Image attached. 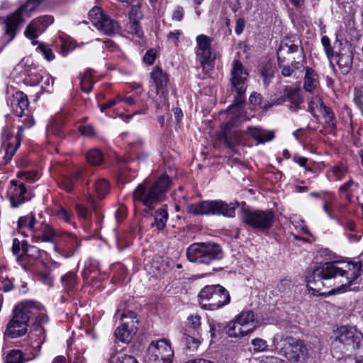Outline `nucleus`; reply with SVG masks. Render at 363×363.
Returning <instances> with one entry per match:
<instances>
[{
  "label": "nucleus",
  "instance_id": "603ef678",
  "mask_svg": "<svg viewBox=\"0 0 363 363\" xmlns=\"http://www.w3.org/2000/svg\"><path fill=\"white\" fill-rule=\"evenodd\" d=\"M35 21V23L40 27L42 32H44L45 30L53 22V18L51 16H43L36 19H33Z\"/></svg>",
  "mask_w": 363,
  "mask_h": 363
},
{
  "label": "nucleus",
  "instance_id": "bb28decb",
  "mask_svg": "<svg viewBox=\"0 0 363 363\" xmlns=\"http://www.w3.org/2000/svg\"><path fill=\"white\" fill-rule=\"evenodd\" d=\"M49 318L45 313H40L36 315L33 323V330L36 333L35 335L38 336L39 338L38 347H40L45 341V330L44 325L47 324Z\"/></svg>",
  "mask_w": 363,
  "mask_h": 363
},
{
  "label": "nucleus",
  "instance_id": "c9c22d12",
  "mask_svg": "<svg viewBox=\"0 0 363 363\" xmlns=\"http://www.w3.org/2000/svg\"><path fill=\"white\" fill-rule=\"evenodd\" d=\"M61 283L67 292L73 290L77 284V277L74 272H69L61 277Z\"/></svg>",
  "mask_w": 363,
  "mask_h": 363
},
{
  "label": "nucleus",
  "instance_id": "393cba45",
  "mask_svg": "<svg viewBox=\"0 0 363 363\" xmlns=\"http://www.w3.org/2000/svg\"><path fill=\"white\" fill-rule=\"evenodd\" d=\"M36 223L37 220L35 214L33 213H30L29 214L21 216L18 218L17 221V230L19 233L28 236L35 230Z\"/></svg>",
  "mask_w": 363,
  "mask_h": 363
},
{
  "label": "nucleus",
  "instance_id": "473e14b6",
  "mask_svg": "<svg viewBox=\"0 0 363 363\" xmlns=\"http://www.w3.org/2000/svg\"><path fill=\"white\" fill-rule=\"evenodd\" d=\"M22 259L23 261H27L28 259L37 260L40 257V250L33 245H29L26 241L22 242Z\"/></svg>",
  "mask_w": 363,
  "mask_h": 363
},
{
  "label": "nucleus",
  "instance_id": "1a4fd4ad",
  "mask_svg": "<svg viewBox=\"0 0 363 363\" xmlns=\"http://www.w3.org/2000/svg\"><path fill=\"white\" fill-rule=\"evenodd\" d=\"M242 221L252 228L261 231L269 230L275 220V213L272 209L259 210L243 208L240 211Z\"/></svg>",
  "mask_w": 363,
  "mask_h": 363
},
{
  "label": "nucleus",
  "instance_id": "3c124183",
  "mask_svg": "<svg viewBox=\"0 0 363 363\" xmlns=\"http://www.w3.org/2000/svg\"><path fill=\"white\" fill-rule=\"evenodd\" d=\"M47 133L48 135H54L59 138L65 137L62 125L57 122L53 123L50 127H48Z\"/></svg>",
  "mask_w": 363,
  "mask_h": 363
},
{
  "label": "nucleus",
  "instance_id": "4be33fe9",
  "mask_svg": "<svg viewBox=\"0 0 363 363\" xmlns=\"http://www.w3.org/2000/svg\"><path fill=\"white\" fill-rule=\"evenodd\" d=\"M285 101L290 102V109L293 111H296L299 108V106L303 102L301 90L299 89L286 86L283 91L281 96L273 104H281Z\"/></svg>",
  "mask_w": 363,
  "mask_h": 363
},
{
  "label": "nucleus",
  "instance_id": "f03ea898",
  "mask_svg": "<svg viewBox=\"0 0 363 363\" xmlns=\"http://www.w3.org/2000/svg\"><path fill=\"white\" fill-rule=\"evenodd\" d=\"M9 105L13 113L22 120L23 125L18 128V133L13 135L9 130L4 129L2 132V148L4 149V163H9L21 145L23 132L25 128H30L35 124L34 119L30 116L28 110L29 101L27 96L22 91H16L9 101Z\"/></svg>",
  "mask_w": 363,
  "mask_h": 363
},
{
  "label": "nucleus",
  "instance_id": "2f4dec72",
  "mask_svg": "<svg viewBox=\"0 0 363 363\" xmlns=\"http://www.w3.org/2000/svg\"><path fill=\"white\" fill-rule=\"evenodd\" d=\"M182 340L186 345V348L191 351H195L200 345L201 340L199 335L191 331L186 330L182 336Z\"/></svg>",
  "mask_w": 363,
  "mask_h": 363
},
{
  "label": "nucleus",
  "instance_id": "338daca9",
  "mask_svg": "<svg viewBox=\"0 0 363 363\" xmlns=\"http://www.w3.org/2000/svg\"><path fill=\"white\" fill-rule=\"evenodd\" d=\"M182 35V30H174L173 31H170L167 35V38L168 40L172 42L175 45H177L179 43V39Z\"/></svg>",
  "mask_w": 363,
  "mask_h": 363
},
{
  "label": "nucleus",
  "instance_id": "c756f323",
  "mask_svg": "<svg viewBox=\"0 0 363 363\" xmlns=\"http://www.w3.org/2000/svg\"><path fill=\"white\" fill-rule=\"evenodd\" d=\"M304 61H301V60H294L291 65H284V60L280 59V61L278 60V65L280 69H281V74L284 77H291L295 75L296 71L299 70L304 68Z\"/></svg>",
  "mask_w": 363,
  "mask_h": 363
},
{
  "label": "nucleus",
  "instance_id": "a19ab883",
  "mask_svg": "<svg viewBox=\"0 0 363 363\" xmlns=\"http://www.w3.org/2000/svg\"><path fill=\"white\" fill-rule=\"evenodd\" d=\"M110 185L104 179H99L95 183V191L99 199H103L109 192Z\"/></svg>",
  "mask_w": 363,
  "mask_h": 363
},
{
  "label": "nucleus",
  "instance_id": "5701e85b",
  "mask_svg": "<svg viewBox=\"0 0 363 363\" xmlns=\"http://www.w3.org/2000/svg\"><path fill=\"white\" fill-rule=\"evenodd\" d=\"M290 352L289 358L294 362L305 360L308 357V349L302 340H294L290 339L289 342Z\"/></svg>",
  "mask_w": 363,
  "mask_h": 363
},
{
  "label": "nucleus",
  "instance_id": "20e7f679",
  "mask_svg": "<svg viewBox=\"0 0 363 363\" xmlns=\"http://www.w3.org/2000/svg\"><path fill=\"white\" fill-rule=\"evenodd\" d=\"M170 185V178L166 175L160 177L149 187L140 184L133 191L134 201L141 202L150 209L153 208L154 204L161 200Z\"/></svg>",
  "mask_w": 363,
  "mask_h": 363
},
{
  "label": "nucleus",
  "instance_id": "dca6fc26",
  "mask_svg": "<svg viewBox=\"0 0 363 363\" xmlns=\"http://www.w3.org/2000/svg\"><path fill=\"white\" fill-rule=\"evenodd\" d=\"M58 239L56 250L65 258L73 257L81 247V240L74 234L65 232Z\"/></svg>",
  "mask_w": 363,
  "mask_h": 363
},
{
  "label": "nucleus",
  "instance_id": "b1692460",
  "mask_svg": "<svg viewBox=\"0 0 363 363\" xmlns=\"http://www.w3.org/2000/svg\"><path fill=\"white\" fill-rule=\"evenodd\" d=\"M236 125L235 121H229L225 124L222 125V128L223 130V136L225 140V143L228 147L234 150L235 147L238 145H240L242 142V134L239 131H234L232 133L228 131V129Z\"/></svg>",
  "mask_w": 363,
  "mask_h": 363
},
{
  "label": "nucleus",
  "instance_id": "864d4df0",
  "mask_svg": "<svg viewBox=\"0 0 363 363\" xmlns=\"http://www.w3.org/2000/svg\"><path fill=\"white\" fill-rule=\"evenodd\" d=\"M59 186L67 192H71L74 187L73 179L68 176H62L59 181Z\"/></svg>",
  "mask_w": 363,
  "mask_h": 363
},
{
  "label": "nucleus",
  "instance_id": "8fccbe9b",
  "mask_svg": "<svg viewBox=\"0 0 363 363\" xmlns=\"http://www.w3.org/2000/svg\"><path fill=\"white\" fill-rule=\"evenodd\" d=\"M251 345L253 347L254 352H262L267 351V342L262 338L257 337L252 340Z\"/></svg>",
  "mask_w": 363,
  "mask_h": 363
},
{
  "label": "nucleus",
  "instance_id": "6e6552de",
  "mask_svg": "<svg viewBox=\"0 0 363 363\" xmlns=\"http://www.w3.org/2000/svg\"><path fill=\"white\" fill-rule=\"evenodd\" d=\"M199 300L202 308L215 311L228 304L230 296L228 291L219 284L207 285L199 292Z\"/></svg>",
  "mask_w": 363,
  "mask_h": 363
},
{
  "label": "nucleus",
  "instance_id": "cd10ccee",
  "mask_svg": "<svg viewBox=\"0 0 363 363\" xmlns=\"http://www.w3.org/2000/svg\"><path fill=\"white\" fill-rule=\"evenodd\" d=\"M247 133L258 143L271 141L274 138V132L266 130L258 127H248Z\"/></svg>",
  "mask_w": 363,
  "mask_h": 363
},
{
  "label": "nucleus",
  "instance_id": "a211bd4d",
  "mask_svg": "<svg viewBox=\"0 0 363 363\" xmlns=\"http://www.w3.org/2000/svg\"><path fill=\"white\" fill-rule=\"evenodd\" d=\"M301 42L298 39H292L291 38H284L280 43L277 51V59L284 58L285 54L298 53V60L305 61V56L303 48L300 47Z\"/></svg>",
  "mask_w": 363,
  "mask_h": 363
},
{
  "label": "nucleus",
  "instance_id": "5fc2aeb1",
  "mask_svg": "<svg viewBox=\"0 0 363 363\" xmlns=\"http://www.w3.org/2000/svg\"><path fill=\"white\" fill-rule=\"evenodd\" d=\"M37 50L44 55L48 61H51L55 58L52 49L47 45L39 43Z\"/></svg>",
  "mask_w": 363,
  "mask_h": 363
},
{
  "label": "nucleus",
  "instance_id": "e2e57ef3",
  "mask_svg": "<svg viewBox=\"0 0 363 363\" xmlns=\"http://www.w3.org/2000/svg\"><path fill=\"white\" fill-rule=\"evenodd\" d=\"M79 131L82 135L86 137H91L95 134L94 128L91 125H81L79 126Z\"/></svg>",
  "mask_w": 363,
  "mask_h": 363
},
{
  "label": "nucleus",
  "instance_id": "4d7b16f0",
  "mask_svg": "<svg viewBox=\"0 0 363 363\" xmlns=\"http://www.w3.org/2000/svg\"><path fill=\"white\" fill-rule=\"evenodd\" d=\"M188 323L190 326L194 329V332L197 335H199V328L201 325V317L198 314H192L188 317Z\"/></svg>",
  "mask_w": 363,
  "mask_h": 363
},
{
  "label": "nucleus",
  "instance_id": "f3484780",
  "mask_svg": "<svg viewBox=\"0 0 363 363\" xmlns=\"http://www.w3.org/2000/svg\"><path fill=\"white\" fill-rule=\"evenodd\" d=\"M308 111L314 117L322 116L325 120V123H327L330 128L335 127L334 114L331 112L330 109L324 104L320 98H313L308 103Z\"/></svg>",
  "mask_w": 363,
  "mask_h": 363
},
{
  "label": "nucleus",
  "instance_id": "ddd939ff",
  "mask_svg": "<svg viewBox=\"0 0 363 363\" xmlns=\"http://www.w3.org/2000/svg\"><path fill=\"white\" fill-rule=\"evenodd\" d=\"M42 1V0H27V2L21 6L14 13L9 15L6 21L5 33L9 36V41L12 40L16 33L18 26L22 22V16L33 11Z\"/></svg>",
  "mask_w": 363,
  "mask_h": 363
},
{
  "label": "nucleus",
  "instance_id": "e433bc0d",
  "mask_svg": "<svg viewBox=\"0 0 363 363\" xmlns=\"http://www.w3.org/2000/svg\"><path fill=\"white\" fill-rule=\"evenodd\" d=\"M42 30H40V27L35 23V21L33 20L27 26L26 30L24 32L25 35L30 39L33 40L32 43L33 45L38 44V42L35 40L38 35L42 33Z\"/></svg>",
  "mask_w": 363,
  "mask_h": 363
},
{
  "label": "nucleus",
  "instance_id": "052dcab7",
  "mask_svg": "<svg viewBox=\"0 0 363 363\" xmlns=\"http://www.w3.org/2000/svg\"><path fill=\"white\" fill-rule=\"evenodd\" d=\"M12 252L13 255L18 257V261L22 262V259L23 257L22 256V243H21L17 238H15L13 240Z\"/></svg>",
  "mask_w": 363,
  "mask_h": 363
},
{
  "label": "nucleus",
  "instance_id": "f8f14e48",
  "mask_svg": "<svg viewBox=\"0 0 363 363\" xmlns=\"http://www.w3.org/2000/svg\"><path fill=\"white\" fill-rule=\"evenodd\" d=\"M89 17L96 28L106 35L112 36L119 32L118 23L104 13L99 7L91 9Z\"/></svg>",
  "mask_w": 363,
  "mask_h": 363
},
{
  "label": "nucleus",
  "instance_id": "37998d69",
  "mask_svg": "<svg viewBox=\"0 0 363 363\" xmlns=\"http://www.w3.org/2000/svg\"><path fill=\"white\" fill-rule=\"evenodd\" d=\"M354 181L350 178L347 182L342 184L339 188V196L340 198L350 201L352 198V194L350 191V187L352 186Z\"/></svg>",
  "mask_w": 363,
  "mask_h": 363
},
{
  "label": "nucleus",
  "instance_id": "ea45409f",
  "mask_svg": "<svg viewBox=\"0 0 363 363\" xmlns=\"http://www.w3.org/2000/svg\"><path fill=\"white\" fill-rule=\"evenodd\" d=\"M13 289V280L6 274L4 267L0 266V290L8 292Z\"/></svg>",
  "mask_w": 363,
  "mask_h": 363
},
{
  "label": "nucleus",
  "instance_id": "0eeeda50",
  "mask_svg": "<svg viewBox=\"0 0 363 363\" xmlns=\"http://www.w3.org/2000/svg\"><path fill=\"white\" fill-rule=\"evenodd\" d=\"M238 203H227L221 200L203 201L196 203L189 204L187 211L194 215H217L233 218Z\"/></svg>",
  "mask_w": 363,
  "mask_h": 363
},
{
  "label": "nucleus",
  "instance_id": "4c0bfd02",
  "mask_svg": "<svg viewBox=\"0 0 363 363\" xmlns=\"http://www.w3.org/2000/svg\"><path fill=\"white\" fill-rule=\"evenodd\" d=\"M82 90L85 93H89L93 88L94 82L92 79L91 69L86 70L81 78L80 81Z\"/></svg>",
  "mask_w": 363,
  "mask_h": 363
},
{
  "label": "nucleus",
  "instance_id": "49530a36",
  "mask_svg": "<svg viewBox=\"0 0 363 363\" xmlns=\"http://www.w3.org/2000/svg\"><path fill=\"white\" fill-rule=\"evenodd\" d=\"M353 101L363 116V86L354 89Z\"/></svg>",
  "mask_w": 363,
  "mask_h": 363
},
{
  "label": "nucleus",
  "instance_id": "de8ad7c7",
  "mask_svg": "<svg viewBox=\"0 0 363 363\" xmlns=\"http://www.w3.org/2000/svg\"><path fill=\"white\" fill-rule=\"evenodd\" d=\"M110 363H139L137 359L130 355L125 354H118L111 357Z\"/></svg>",
  "mask_w": 363,
  "mask_h": 363
},
{
  "label": "nucleus",
  "instance_id": "2eb2a0df",
  "mask_svg": "<svg viewBox=\"0 0 363 363\" xmlns=\"http://www.w3.org/2000/svg\"><path fill=\"white\" fill-rule=\"evenodd\" d=\"M198 50L196 52L198 60L204 72H208L212 68V57L211 48V40L206 35H199L196 38Z\"/></svg>",
  "mask_w": 363,
  "mask_h": 363
},
{
  "label": "nucleus",
  "instance_id": "6ab92c4d",
  "mask_svg": "<svg viewBox=\"0 0 363 363\" xmlns=\"http://www.w3.org/2000/svg\"><path fill=\"white\" fill-rule=\"evenodd\" d=\"M26 189L23 183L11 180L7 190V195L12 208H18L27 199Z\"/></svg>",
  "mask_w": 363,
  "mask_h": 363
},
{
  "label": "nucleus",
  "instance_id": "bf43d9fd",
  "mask_svg": "<svg viewBox=\"0 0 363 363\" xmlns=\"http://www.w3.org/2000/svg\"><path fill=\"white\" fill-rule=\"evenodd\" d=\"M321 43L324 47L325 52L328 58H331L334 55V50L330 45V40L326 35L323 36L321 38Z\"/></svg>",
  "mask_w": 363,
  "mask_h": 363
},
{
  "label": "nucleus",
  "instance_id": "f704fd0d",
  "mask_svg": "<svg viewBox=\"0 0 363 363\" xmlns=\"http://www.w3.org/2000/svg\"><path fill=\"white\" fill-rule=\"evenodd\" d=\"M226 333L229 336L234 337H242L250 333L247 329L244 328L242 325L235 320L230 321L228 324L226 326Z\"/></svg>",
  "mask_w": 363,
  "mask_h": 363
},
{
  "label": "nucleus",
  "instance_id": "c85d7f7f",
  "mask_svg": "<svg viewBox=\"0 0 363 363\" xmlns=\"http://www.w3.org/2000/svg\"><path fill=\"white\" fill-rule=\"evenodd\" d=\"M303 69H306L304 76L303 88L306 91H315L318 86V75L314 69L311 67H306Z\"/></svg>",
  "mask_w": 363,
  "mask_h": 363
},
{
  "label": "nucleus",
  "instance_id": "aec40b11",
  "mask_svg": "<svg viewBox=\"0 0 363 363\" xmlns=\"http://www.w3.org/2000/svg\"><path fill=\"white\" fill-rule=\"evenodd\" d=\"M151 86L155 89L157 96L165 97L168 94L167 84L169 82L168 75L157 66L153 68L150 73Z\"/></svg>",
  "mask_w": 363,
  "mask_h": 363
},
{
  "label": "nucleus",
  "instance_id": "680f3d73",
  "mask_svg": "<svg viewBox=\"0 0 363 363\" xmlns=\"http://www.w3.org/2000/svg\"><path fill=\"white\" fill-rule=\"evenodd\" d=\"M323 208V211L330 219L336 220L337 222H340V219L333 214L334 206L331 202L325 201Z\"/></svg>",
  "mask_w": 363,
  "mask_h": 363
},
{
  "label": "nucleus",
  "instance_id": "774afa93",
  "mask_svg": "<svg viewBox=\"0 0 363 363\" xmlns=\"http://www.w3.org/2000/svg\"><path fill=\"white\" fill-rule=\"evenodd\" d=\"M156 59V52L153 49L147 51L143 57V61L148 64L152 65Z\"/></svg>",
  "mask_w": 363,
  "mask_h": 363
},
{
  "label": "nucleus",
  "instance_id": "72a5a7b5",
  "mask_svg": "<svg viewBox=\"0 0 363 363\" xmlns=\"http://www.w3.org/2000/svg\"><path fill=\"white\" fill-rule=\"evenodd\" d=\"M353 62V55L352 52H347L340 53L338 55L337 65L343 74H347L352 66Z\"/></svg>",
  "mask_w": 363,
  "mask_h": 363
},
{
  "label": "nucleus",
  "instance_id": "412c9836",
  "mask_svg": "<svg viewBox=\"0 0 363 363\" xmlns=\"http://www.w3.org/2000/svg\"><path fill=\"white\" fill-rule=\"evenodd\" d=\"M60 235L50 225L42 223L30 236L34 242H55Z\"/></svg>",
  "mask_w": 363,
  "mask_h": 363
},
{
  "label": "nucleus",
  "instance_id": "79ce46f5",
  "mask_svg": "<svg viewBox=\"0 0 363 363\" xmlns=\"http://www.w3.org/2000/svg\"><path fill=\"white\" fill-rule=\"evenodd\" d=\"M104 160L102 152L98 149H92L86 154V160L88 163L93 166L99 165Z\"/></svg>",
  "mask_w": 363,
  "mask_h": 363
},
{
  "label": "nucleus",
  "instance_id": "13d9d810",
  "mask_svg": "<svg viewBox=\"0 0 363 363\" xmlns=\"http://www.w3.org/2000/svg\"><path fill=\"white\" fill-rule=\"evenodd\" d=\"M254 363H286L284 360L274 356H261L255 359Z\"/></svg>",
  "mask_w": 363,
  "mask_h": 363
},
{
  "label": "nucleus",
  "instance_id": "f257e3e1",
  "mask_svg": "<svg viewBox=\"0 0 363 363\" xmlns=\"http://www.w3.org/2000/svg\"><path fill=\"white\" fill-rule=\"evenodd\" d=\"M363 273L360 261H331L320 263L314 269L310 270L306 275L307 286L309 290L320 293L323 288H333V291L344 292L357 291L358 279Z\"/></svg>",
  "mask_w": 363,
  "mask_h": 363
},
{
  "label": "nucleus",
  "instance_id": "4468645a",
  "mask_svg": "<svg viewBox=\"0 0 363 363\" xmlns=\"http://www.w3.org/2000/svg\"><path fill=\"white\" fill-rule=\"evenodd\" d=\"M121 321V325L116 330L115 336L121 342H128L138 330V320L134 312L128 311L123 314Z\"/></svg>",
  "mask_w": 363,
  "mask_h": 363
},
{
  "label": "nucleus",
  "instance_id": "58836bf2",
  "mask_svg": "<svg viewBox=\"0 0 363 363\" xmlns=\"http://www.w3.org/2000/svg\"><path fill=\"white\" fill-rule=\"evenodd\" d=\"M137 11V9L132 8L131 11L129 12V18H130V33L135 35L139 38H142L143 37V31L141 29L140 23L138 20L133 18V15L135 12Z\"/></svg>",
  "mask_w": 363,
  "mask_h": 363
},
{
  "label": "nucleus",
  "instance_id": "0e129e2a",
  "mask_svg": "<svg viewBox=\"0 0 363 363\" xmlns=\"http://www.w3.org/2000/svg\"><path fill=\"white\" fill-rule=\"evenodd\" d=\"M184 9L181 6H177L174 8L172 14V19L176 21H181L184 17Z\"/></svg>",
  "mask_w": 363,
  "mask_h": 363
},
{
  "label": "nucleus",
  "instance_id": "69168bd1",
  "mask_svg": "<svg viewBox=\"0 0 363 363\" xmlns=\"http://www.w3.org/2000/svg\"><path fill=\"white\" fill-rule=\"evenodd\" d=\"M28 76L32 85H37L43 79V77L37 72L28 71Z\"/></svg>",
  "mask_w": 363,
  "mask_h": 363
},
{
  "label": "nucleus",
  "instance_id": "7c9ffc66",
  "mask_svg": "<svg viewBox=\"0 0 363 363\" xmlns=\"http://www.w3.org/2000/svg\"><path fill=\"white\" fill-rule=\"evenodd\" d=\"M168 217V212L165 206L158 208L155 212L154 222L151 223V227H155L159 230H163L166 226Z\"/></svg>",
  "mask_w": 363,
  "mask_h": 363
},
{
  "label": "nucleus",
  "instance_id": "c03bdc74",
  "mask_svg": "<svg viewBox=\"0 0 363 363\" xmlns=\"http://www.w3.org/2000/svg\"><path fill=\"white\" fill-rule=\"evenodd\" d=\"M347 171V167L342 163L331 167L330 169V172L337 181L342 180L345 177Z\"/></svg>",
  "mask_w": 363,
  "mask_h": 363
},
{
  "label": "nucleus",
  "instance_id": "423d86ee",
  "mask_svg": "<svg viewBox=\"0 0 363 363\" xmlns=\"http://www.w3.org/2000/svg\"><path fill=\"white\" fill-rule=\"evenodd\" d=\"M248 75L247 69L241 62L238 60L233 62L230 71V82L233 90L236 92V96L233 104L229 107V111L231 112L237 111V109L242 108L245 101L246 82Z\"/></svg>",
  "mask_w": 363,
  "mask_h": 363
},
{
  "label": "nucleus",
  "instance_id": "09e8293b",
  "mask_svg": "<svg viewBox=\"0 0 363 363\" xmlns=\"http://www.w3.org/2000/svg\"><path fill=\"white\" fill-rule=\"evenodd\" d=\"M260 74L265 86H268L274 77V70L271 66L265 65L260 69Z\"/></svg>",
  "mask_w": 363,
  "mask_h": 363
},
{
  "label": "nucleus",
  "instance_id": "9d476101",
  "mask_svg": "<svg viewBox=\"0 0 363 363\" xmlns=\"http://www.w3.org/2000/svg\"><path fill=\"white\" fill-rule=\"evenodd\" d=\"M335 334L332 344L334 347L340 349L341 353H352L360 347L362 337L354 328L342 325L337 329Z\"/></svg>",
  "mask_w": 363,
  "mask_h": 363
},
{
  "label": "nucleus",
  "instance_id": "7ed1b4c3",
  "mask_svg": "<svg viewBox=\"0 0 363 363\" xmlns=\"http://www.w3.org/2000/svg\"><path fill=\"white\" fill-rule=\"evenodd\" d=\"M32 301L22 302L14 307L12 318L6 325L4 335L10 338H17L27 333L28 321L37 310Z\"/></svg>",
  "mask_w": 363,
  "mask_h": 363
},
{
  "label": "nucleus",
  "instance_id": "9b49d317",
  "mask_svg": "<svg viewBox=\"0 0 363 363\" xmlns=\"http://www.w3.org/2000/svg\"><path fill=\"white\" fill-rule=\"evenodd\" d=\"M174 352L166 339L152 341L145 357L146 363H172Z\"/></svg>",
  "mask_w": 363,
  "mask_h": 363
},
{
  "label": "nucleus",
  "instance_id": "6e6d98bb",
  "mask_svg": "<svg viewBox=\"0 0 363 363\" xmlns=\"http://www.w3.org/2000/svg\"><path fill=\"white\" fill-rule=\"evenodd\" d=\"M38 277L44 284L50 287L54 286V277L51 275L50 272H41L38 273Z\"/></svg>",
  "mask_w": 363,
  "mask_h": 363
},
{
  "label": "nucleus",
  "instance_id": "a18cd8bd",
  "mask_svg": "<svg viewBox=\"0 0 363 363\" xmlns=\"http://www.w3.org/2000/svg\"><path fill=\"white\" fill-rule=\"evenodd\" d=\"M23 353L19 350H12L6 355L5 363H23Z\"/></svg>",
  "mask_w": 363,
  "mask_h": 363
},
{
  "label": "nucleus",
  "instance_id": "a878e982",
  "mask_svg": "<svg viewBox=\"0 0 363 363\" xmlns=\"http://www.w3.org/2000/svg\"><path fill=\"white\" fill-rule=\"evenodd\" d=\"M242 327L247 329L249 333H252L257 328L258 322L255 317V313L252 311H242L235 318Z\"/></svg>",
  "mask_w": 363,
  "mask_h": 363
},
{
  "label": "nucleus",
  "instance_id": "39448f33",
  "mask_svg": "<svg viewBox=\"0 0 363 363\" xmlns=\"http://www.w3.org/2000/svg\"><path fill=\"white\" fill-rule=\"evenodd\" d=\"M186 256L191 262L211 264L221 260L224 252L220 245L211 242L191 244L186 250Z\"/></svg>",
  "mask_w": 363,
  "mask_h": 363
}]
</instances>
